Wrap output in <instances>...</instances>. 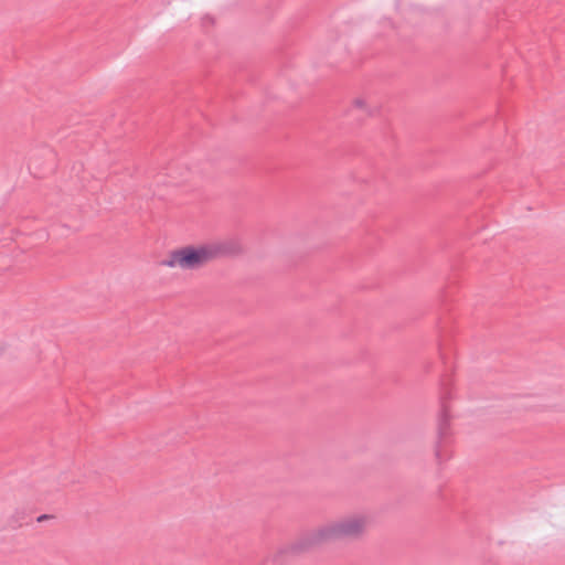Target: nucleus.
I'll use <instances>...</instances> for the list:
<instances>
[{
    "label": "nucleus",
    "instance_id": "20e7f679",
    "mask_svg": "<svg viewBox=\"0 0 565 565\" xmlns=\"http://www.w3.org/2000/svg\"><path fill=\"white\" fill-rule=\"evenodd\" d=\"M28 523H29V514L24 509H22V510L18 509L9 519V524L13 529L20 527L23 524H28Z\"/></svg>",
    "mask_w": 565,
    "mask_h": 565
},
{
    "label": "nucleus",
    "instance_id": "0eeeda50",
    "mask_svg": "<svg viewBox=\"0 0 565 565\" xmlns=\"http://www.w3.org/2000/svg\"><path fill=\"white\" fill-rule=\"evenodd\" d=\"M206 23L213 24V23H214L213 18H211V17H205V18L203 19V24H206Z\"/></svg>",
    "mask_w": 565,
    "mask_h": 565
},
{
    "label": "nucleus",
    "instance_id": "f03ea898",
    "mask_svg": "<svg viewBox=\"0 0 565 565\" xmlns=\"http://www.w3.org/2000/svg\"><path fill=\"white\" fill-rule=\"evenodd\" d=\"M224 252L223 246L214 244L186 245L171 250L160 264L167 267H180L185 270H194L205 266Z\"/></svg>",
    "mask_w": 565,
    "mask_h": 565
},
{
    "label": "nucleus",
    "instance_id": "7ed1b4c3",
    "mask_svg": "<svg viewBox=\"0 0 565 565\" xmlns=\"http://www.w3.org/2000/svg\"><path fill=\"white\" fill-rule=\"evenodd\" d=\"M451 399V391L448 382L444 379L440 383V411L437 424V441L435 445V457L440 463L447 456L444 455V447L450 437V414H449V401Z\"/></svg>",
    "mask_w": 565,
    "mask_h": 565
},
{
    "label": "nucleus",
    "instance_id": "39448f33",
    "mask_svg": "<svg viewBox=\"0 0 565 565\" xmlns=\"http://www.w3.org/2000/svg\"><path fill=\"white\" fill-rule=\"evenodd\" d=\"M53 518L54 515L52 514H41L40 516L36 518V521L41 523Z\"/></svg>",
    "mask_w": 565,
    "mask_h": 565
},
{
    "label": "nucleus",
    "instance_id": "423d86ee",
    "mask_svg": "<svg viewBox=\"0 0 565 565\" xmlns=\"http://www.w3.org/2000/svg\"><path fill=\"white\" fill-rule=\"evenodd\" d=\"M354 106H355L356 108H364L365 103H364V100H363V99H361V98H356V99L354 100Z\"/></svg>",
    "mask_w": 565,
    "mask_h": 565
},
{
    "label": "nucleus",
    "instance_id": "f257e3e1",
    "mask_svg": "<svg viewBox=\"0 0 565 565\" xmlns=\"http://www.w3.org/2000/svg\"><path fill=\"white\" fill-rule=\"evenodd\" d=\"M367 525L365 516H349L330 522L316 530L302 533L292 544L281 547L273 557V563L282 564L289 556H297L329 542L360 539Z\"/></svg>",
    "mask_w": 565,
    "mask_h": 565
}]
</instances>
